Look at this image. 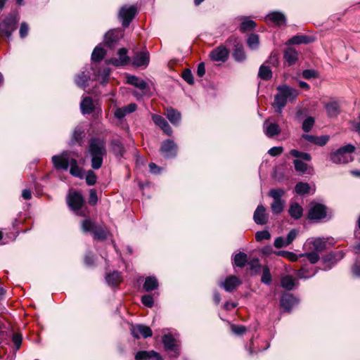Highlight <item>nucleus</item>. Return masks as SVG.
<instances>
[{
	"instance_id": "obj_4",
	"label": "nucleus",
	"mask_w": 360,
	"mask_h": 360,
	"mask_svg": "<svg viewBox=\"0 0 360 360\" xmlns=\"http://www.w3.org/2000/svg\"><path fill=\"white\" fill-rule=\"evenodd\" d=\"M285 194V191L282 188L271 189L269 195L273 198L274 201L271 204V210L274 214H281L284 209L285 201L282 199Z\"/></svg>"
},
{
	"instance_id": "obj_9",
	"label": "nucleus",
	"mask_w": 360,
	"mask_h": 360,
	"mask_svg": "<svg viewBox=\"0 0 360 360\" xmlns=\"http://www.w3.org/2000/svg\"><path fill=\"white\" fill-rule=\"evenodd\" d=\"M327 207L322 204L312 202L308 214L310 220H321L326 217Z\"/></svg>"
},
{
	"instance_id": "obj_64",
	"label": "nucleus",
	"mask_w": 360,
	"mask_h": 360,
	"mask_svg": "<svg viewBox=\"0 0 360 360\" xmlns=\"http://www.w3.org/2000/svg\"><path fill=\"white\" fill-rule=\"evenodd\" d=\"M22 335L19 333H14L13 335L12 340L14 345L16 347V349H19L22 344Z\"/></svg>"
},
{
	"instance_id": "obj_36",
	"label": "nucleus",
	"mask_w": 360,
	"mask_h": 360,
	"mask_svg": "<svg viewBox=\"0 0 360 360\" xmlns=\"http://www.w3.org/2000/svg\"><path fill=\"white\" fill-rule=\"evenodd\" d=\"M105 281L107 283L112 286H117L122 281L120 273L117 271H115L106 275Z\"/></svg>"
},
{
	"instance_id": "obj_3",
	"label": "nucleus",
	"mask_w": 360,
	"mask_h": 360,
	"mask_svg": "<svg viewBox=\"0 0 360 360\" xmlns=\"http://www.w3.org/2000/svg\"><path fill=\"white\" fill-rule=\"evenodd\" d=\"M355 150V146L347 144L330 153V160L334 164H346L352 162V154Z\"/></svg>"
},
{
	"instance_id": "obj_34",
	"label": "nucleus",
	"mask_w": 360,
	"mask_h": 360,
	"mask_svg": "<svg viewBox=\"0 0 360 360\" xmlns=\"http://www.w3.org/2000/svg\"><path fill=\"white\" fill-rule=\"evenodd\" d=\"M84 137V130L80 127H77L73 130L70 144V145L78 144L79 146H81L82 143V140H83Z\"/></svg>"
},
{
	"instance_id": "obj_55",
	"label": "nucleus",
	"mask_w": 360,
	"mask_h": 360,
	"mask_svg": "<svg viewBox=\"0 0 360 360\" xmlns=\"http://www.w3.org/2000/svg\"><path fill=\"white\" fill-rule=\"evenodd\" d=\"M267 65L277 67L279 65V59L276 53L272 52L268 59L264 63Z\"/></svg>"
},
{
	"instance_id": "obj_13",
	"label": "nucleus",
	"mask_w": 360,
	"mask_h": 360,
	"mask_svg": "<svg viewBox=\"0 0 360 360\" xmlns=\"http://www.w3.org/2000/svg\"><path fill=\"white\" fill-rule=\"evenodd\" d=\"M118 58H111L105 60L106 64L112 65L115 67L124 66L129 63V57L127 56V49H120L117 51Z\"/></svg>"
},
{
	"instance_id": "obj_57",
	"label": "nucleus",
	"mask_w": 360,
	"mask_h": 360,
	"mask_svg": "<svg viewBox=\"0 0 360 360\" xmlns=\"http://www.w3.org/2000/svg\"><path fill=\"white\" fill-rule=\"evenodd\" d=\"M97 176L93 170H88L86 175V183L89 186H93L96 184Z\"/></svg>"
},
{
	"instance_id": "obj_7",
	"label": "nucleus",
	"mask_w": 360,
	"mask_h": 360,
	"mask_svg": "<svg viewBox=\"0 0 360 360\" xmlns=\"http://www.w3.org/2000/svg\"><path fill=\"white\" fill-rule=\"evenodd\" d=\"M67 202L70 208L75 211L77 214L80 216L85 215L84 212L82 210L84 203V200L80 193L77 192L69 193L67 198Z\"/></svg>"
},
{
	"instance_id": "obj_28",
	"label": "nucleus",
	"mask_w": 360,
	"mask_h": 360,
	"mask_svg": "<svg viewBox=\"0 0 360 360\" xmlns=\"http://www.w3.org/2000/svg\"><path fill=\"white\" fill-rule=\"evenodd\" d=\"M127 82L140 90L150 89L151 88L146 81L133 75L127 77Z\"/></svg>"
},
{
	"instance_id": "obj_12",
	"label": "nucleus",
	"mask_w": 360,
	"mask_h": 360,
	"mask_svg": "<svg viewBox=\"0 0 360 360\" xmlns=\"http://www.w3.org/2000/svg\"><path fill=\"white\" fill-rule=\"evenodd\" d=\"M130 332L131 335L136 339H139L141 336L143 338H147L153 335L150 328L143 324H131Z\"/></svg>"
},
{
	"instance_id": "obj_56",
	"label": "nucleus",
	"mask_w": 360,
	"mask_h": 360,
	"mask_svg": "<svg viewBox=\"0 0 360 360\" xmlns=\"http://www.w3.org/2000/svg\"><path fill=\"white\" fill-rule=\"evenodd\" d=\"M293 165L295 169L298 172L304 173L307 169V165L301 160L295 159L293 161Z\"/></svg>"
},
{
	"instance_id": "obj_8",
	"label": "nucleus",
	"mask_w": 360,
	"mask_h": 360,
	"mask_svg": "<svg viewBox=\"0 0 360 360\" xmlns=\"http://www.w3.org/2000/svg\"><path fill=\"white\" fill-rule=\"evenodd\" d=\"M298 91H279L274 96V101L273 103V106L275 108V110L278 113H281L282 112L283 108L287 103V101L292 96H295L297 95Z\"/></svg>"
},
{
	"instance_id": "obj_46",
	"label": "nucleus",
	"mask_w": 360,
	"mask_h": 360,
	"mask_svg": "<svg viewBox=\"0 0 360 360\" xmlns=\"http://www.w3.org/2000/svg\"><path fill=\"white\" fill-rule=\"evenodd\" d=\"M243 21L240 25V30L245 32L253 30L256 27V23L252 20L247 19L245 17H242Z\"/></svg>"
},
{
	"instance_id": "obj_18",
	"label": "nucleus",
	"mask_w": 360,
	"mask_h": 360,
	"mask_svg": "<svg viewBox=\"0 0 360 360\" xmlns=\"http://www.w3.org/2000/svg\"><path fill=\"white\" fill-rule=\"evenodd\" d=\"M302 138L309 143H311L316 146L321 147L326 146L330 140L329 135H322L320 136H316L308 134H303L302 135Z\"/></svg>"
},
{
	"instance_id": "obj_61",
	"label": "nucleus",
	"mask_w": 360,
	"mask_h": 360,
	"mask_svg": "<svg viewBox=\"0 0 360 360\" xmlns=\"http://www.w3.org/2000/svg\"><path fill=\"white\" fill-rule=\"evenodd\" d=\"M283 152V148L282 146H274L268 150V154L272 157H276L280 155Z\"/></svg>"
},
{
	"instance_id": "obj_14",
	"label": "nucleus",
	"mask_w": 360,
	"mask_h": 360,
	"mask_svg": "<svg viewBox=\"0 0 360 360\" xmlns=\"http://www.w3.org/2000/svg\"><path fill=\"white\" fill-rule=\"evenodd\" d=\"M162 343L167 351L172 352V357H177L180 354L179 348L176 344V340L170 334H167L162 337Z\"/></svg>"
},
{
	"instance_id": "obj_23",
	"label": "nucleus",
	"mask_w": 360,
	"mask_h": 360,
	"mask_svg": "<svg viewBox=\"0 0 360 360\" xmlns=\"http://www.w3.org/2000/svg\"><path fill=\"white\" fill-rule=\"evenodd\" d=\"M253 219L257 224L264 225L267 223L268 214L266 208L262 205L257 206L254 212Z\"/></svg>"
},
{
	"instance_id": "obj_5",
	"label": "nucleus",
	"mask_w": 360,
	"mask_h": 360,
	"mask_svg": "<svg viewBox=\"0 0 360 360\" xmlns=\"http://www.w3.org/2000/svg\"><path fill=\"white\" fill-rule=\"evenodd\" d=\"M19 19L17 13H9L0 24L1 32L8 38H10L17 28Z\"/></svg>"
},
{
	"instance_id": "obj_62",
	"label": "nucleus",
	"mask_w": 360,
	"mask_h": 360,
	"mask_svg": "<svg viewBox=\"0 0 360 360\" xmlns=\"http://www.w3.org/2000/svg\"><path fill=\"white\" fill-rule=\"evenodd\" d=\"M232 332L238 335H241L246 332V328L243 326L231 325Z\"/></svg>"
},
{
	"instance_id": "obj_52",
	"label": "nucleus",
	"mask_w": 360,
	"mask_h": 360,
	"mask_svg": "<svg viewBox=\"0 0 360 360\" xmlns=\"http://www.w3.org/2000/svg\"><path fill=\"white\" fill-rule=\"evenodd\" d=\"M315 123V120L313 117H307L302 122V129L306 133L309 132Z\"/></svg>"
},
{
	"instance_id": "obj_60",
	"label": "nucleus",
	"mask_w": 360,
	"mask_h": 360,
	"mask_svg": "<svg viewBox=\"0 0 360 360\" xmlns=\"http://www.w3.org/2000/svg\"><path fill=\"white\" fill-rule=\"evenodd\" d=\"M182 78L188 84H193V76L189 69H186L182 72Z\"/></svg>"
},
{
	"instance_id": "obj_51",
	"label": "nucleus",
	"mask_w": 360,
	"mask_h": 360,
	"mask_svg": "<svg viewBox=\"0 0 360 360\" xmlns=\"http://www.w3.org/2000/svg\"><path fill=\"white\" fill-rule=\"evenodd\" d=\"M272 281L270 269L268 266H264L262 267V275L261 281L265 285H269Z\"/></svg>"
},
{
	"instance_id": "obj_1",
	"label": "nucleus",
	"mask_w": 360,
	"mask_h": 360,
	"mask_svg": "<svg viewBox=\"0 0 360 360\" xmlns=\"http://www.w3.org/2000/svg\"><path fill=\"white\" fill-rule=\"evenodd\" d=\"M107 155L106 140L101 137H91L89 140L86 156L90 159L91 167L93 169H99Z\"/></svg>"
},
{
	"instance_id": "obj_53",
	"label": "nucleus",
	"mask_w": 360,
	"mask_h": 360,
	"mask_svg": "<svg viewBox=\"0 0 360 360\" xmlns=\"http://www.w3.org/2000/svg\"><path fill=\"white\" fill-rule=\"evenodd\" d=\"M310 251H311L310 252L300 254V257H306L307 258V259L310 262V263L312 264L317 263L320 259V257H319L318 252L313 251V250H310Z\"/></svg>"
},
{
	"instance_id": "obj_21",
	"label": "nucleus",
	"mask_w": 360,
	"mask_h": 360,
	"mask_svg": "<svg viewBox=\"0 0 360 360\" xmlns=\"http://www.w3.org/2000/svg\"><path fill=\"white\" fill-rule=\"evenodd\" d=\"M266 21L276 25H283L285 24L286 18L285 15L279 11H273L266 16Z\"/></svg>"
},
{
	"instance_id": "obj_49",
	"label": "nucleus",
	"mask_w": 360,
	"mask_h": 360,
	"mask_svg": "<svg viewBox=\"0 0 360 360\" xmlns=\"http://www.w3.org/2000/svg\"><path fill=\"white\" fill-rule=\"evenodd\" d=\"M248 265L249 266L251 274L256 275L259 273L261 265L259 260L257 258H253L251 259L249 262H248Z\"/></svg>"
},
{
	"instance_id": "obj_27",
	"label": "nucleus",
	"mask_w": 360,
	"mask_h": 360,
	"mask_svg": "<svg viewBox=\"0 0 360 360\" xmlns=\"http://www.w3.org/2000/svg\"><path fill=\"white\" fill-rule=\"evenodd\" d=\"M137 105L135 103H130L122 108H117L114 112V116L119 120L124 118L127 115L136 111Z\"/></svg>"
},
{
	"instance_id": "obj_47",
	"label": "nucleus",
	"mask_w": 360,
	"mask_h": 360,
	"mask_svg": "<svg viewBox=\"0 0 360 360\" xmlns=\"http://www.w3.org/2000/svg\"><path fill=\"white\" fill-rule=\"evenodd\" d=\"M247 44L252 50L257 49L259 46V35L257 34H251L247 39Z\"/></svg>"
},
{
	"instance_id": "obj_30",
	"label": "nucleus",
	"mask_w": 360,
	"mask_h": 360,
	"mask_svg": "<svg viewBox=\"0 0 360 360\" xmlns=\"http://www.w3.org/2000/svg\"><path fill=\"white\" fill-rule=\"evenodd\" d=\"M165 115L169 121L174 126H179L181 120V114L177 110L172 108H167L166 109Z\"/></svg>"
},
{
	"instance_id": "obj_24",
	"label": "nucleus",
	"mask_w": 360,
	"mask_h": 360,
	"mask_svg": "<svg viewBox=\"0 0 360 360\" xmlns=\"http://www.w3.org/2000/svg\"><path fill=\"white\" fill-rule=\"evenodd\" d=\"M150 60L148 51L137 52L133 57L132 64L136 67H146Z\"/></svg>"
},
{
	"instance_id": "obj_59",
	"label": "nucleus",
	"mask_w": 360,
	"mask_h": 360,
	"mask_svg": "<svg viewBox=\"0 0 360 360\" xmlns=\"http://www.w3.org/2000/svg\"><path fill=\"white\" fill-rule=\"evenodd\" d=\"M141 302L147 307H152L154 304V300L152 295H144L141 297Z\"/></svg>"
},
{
	"instance_id": "obj_10",
	"label": "nucleus",
	"mask_w": 360,
	"mask_h": 360,
	"mask_svg": "<svg viewBox=\"0 0 360 360\" xmlns=\"http://www.w3.org/2000/svg\"><path fill=\"white\" fill-rule=\"evenodd\" d=\"M345 256V252L342 250L331 252L325 255L323 257V262L324 263V269L329 270L339 261H340Z\"/></svg>"
},
{
	"instance_id": "obj_19",
	"label": "nucleus",
	"mask_w": 360,
	"mask_h": 360,
	"mask_svg": "<svg viewBox=\"0 0 360 360\" xmlns=\"http://www.w3.org/2000/svg\"><path fill=\"white\" fill-rule=\"evenodd\" d=\"M298 303V300L292 294L285 293L281 298V306L286 311H290L292 308Z\"/></svg>"
},
{
	"instance_id": "obj_29",
	"label": "nucleus",
	"mask_w": 360,
	"mask_h": 360,
	"mask_svg": "<svg viewBox=\"0 0 360 360\" xmlns=\"http://www.w3.org/2000/svg\"><path fill=\"white\" fill-rule=\"evenodd\" d=\"M151 359L163 360L159 353L153 350L139 351L135 355L136 360H151Z\"/></svg>"
},
{
	"instance_id": "obj_17",
	"label": "nucleus",
	"mask_w": 360,
	"mask_h": 360,
	"mask_svg": "<svg viewBox=\"0 0 360 360\" xmlns=\"http://www.w3.org/2000/svg\"><path fill=\"white\" fill-rule=\"evenodd\" d=\"M210 57L214 62H224L229 57V51L224 46L214 49L210 53Z\"/></svg>"
},
{
	"instance_id": "obj_25",
	"label": "nucleus",
	"mask_w": 360,
	"mask_h": 360,
	"mask_svg": "<svg viewBox=\"0 0 360 360\" xmlns=\"http://www.w3.org/2000/svg\"><path fill=\"white\" fill-rule=\"evenodd\" d=\"M152 120L153 122L160 127L165 134L171 136L172 134V129L167 121L162 116L159 115H153Z\"/></svg>"
},
{
	"instance_id": "obj_50",
	"label": "nucleus",
	"mask_w": 360,
	"mask_h": 360,
	"mask_svg": "<svg viewBox=\"0 0 360 360\" xmlns=\"http://www.w3.org/2000/svg\"><path fill=\"white\" fill-rule=\"evenodd\" d=\"M295 191L298 195L307 194L310 191V186L307 183L299 182L295 185Z\"/></svg>"
},
{
	"instance_id": "obj_63",
	"label": "nucleus",
	"mask_w": 360,
	"mask_h": 360,
	"mask_svg": "<svg viewBox=\"0 0 360 360\" xmlns=\"http://www.w3.org/2000/svg\"><path fill=\"white\" fill-rule=\"evenodd\" d=\"M29 32V26L28 25L23 22L21 23L19 30V34L21 38H25L27 36Z\"/></svg>"
},
{
	"instance_id": "obj_20",
	"label": "nucleus",
	"mask_w": 360,
	"mask_h": 360,
	"mask_svg": "<svg viewBox=\"0 0 360 360\" xmlns=\"http://www.w3.org/2000/svg\"><path fill=\"white\" fill-rule=\"evenodd\" d=\"M241 283L240 279L236 276H230L224 281H221L219 285L223 288L227 292H232L237 286Z\"/></svg>"
},
{
	"instance_id": "obj_44",
	"label": "nucleus",
	"mask_w": 360,
	"mask_h": 360,
	"mask_svg": "<svg viewBox=\"0 0 360 360\" xmlns=\"http://www.w3.org/2000/svg\"><path fill=\"white\" fill-rule=\"evenodd\" d=\"M258 75L261 79L264 80L271 79L272 77V72L270 66L263 63L259 69Z\"/></svg>"
},
{
	"instance_id": "obj_41",
	"label": "nucleus",
	"mask_w": 360,
	"mask_h": 360,
	"mask_svg": "<svg viewBox=\"0 0 360 360\" xmlns=\"http://www.w3.org/2000/svg\"><path fill=\"white\" fill-rule=\"evenodd\" d=\"M117 32L115 30L108 31L104 37V43L108 46H112L118 40Z\"/></svg>"
},
{
	"instance_id": "obj_35",
	"label": "nucleus",
	"mask_w": 360,
	"mask_h": 360,
	"mask_svg": "<svg viewBox=\"0 0 360 360\" xmlns=\"http://www.w3.org/2000/svg\"><path fill=\"white\" fill-rule=\"evenodd\" d=\"M94 103L90 97L83 98L80 103V108L82 114L91 113L94 111Z\"/></svg>"
},
{
	"instance_id": "obj_40",
	"label": "nucleus",
	"mask_w": 360,
	"mask_h": 360,
	"mask_svg": "<svg viewBox=\"0 0 360 360\" xmlns=\"http://www.w3.org/2000/svg\"><path fill=\"white\" fill-rule=\"evenodd\" d=\"M326 109L328 116L335 117L340 112V105L338 101H333L326 105Z\"/></svg>"
},
{
	"instance_id": "obj_31",
	"label": "nucleus",
	"mask_w": 360,
	"mask_h": 360,
	"mask_svg": "<svg viewBox=\"0 0 360 360\" xmlns=\"http://www.w3.org/2000/svg\"><path fill=\"white\" fill-rule=\"evenodd\" d=\"M316 274L311 266L304 264L300 269L296 272V275L300 279H307L313 277Z\"/></svg>"
},
{
	"instance_id": "obj_38",
	"label": "nucleus",
	"mask_w": 360,
	"mask_h": 360,
	"mask_svg": "<svg viewBox=\"0 0 360 360\" xmlns=\"http://www.w3.org/2000/svg\"><path fill=\"white\" fill-rule=\"evenodd\" d=\"M159 283L155 276H148L146 278L143 288L146 292H150L158 288Z\"/></svg>"
},
{
	"instance_id": "obj_33",
	"label": "nucleus",
	"mask_w": 360,
	"mask_h": 360,
	"mask_svg": "<svg viewBox=\"0 0 360 360\" xmlns=\"http://www.w3.org/2000/svg\"><path fill=\"white\" fill-rule=\"evenodd\" d=\"M283 58L288 65H292L298 59V53L295 49L288 47L284 50Z\"/></svg>"
},
{
	"instance_id": "obj_48",
	"label": "nucleus",
	"mask_w": 360,
	"mask_h": 360,
	"mask_svg": "<svg viewBox=\"0 0 360 360\" xmlns=\"http://www.w3.org/2000/svg\"><path fill=\"white\" fill-rule=\"evenodd\" d=\"M289 154L294 158H300L307 162L311 160V156L309 153L305 152H301L296 149H292L290 150Z\"/></svg>"
},
{
	"instance_id": "obj_2",
	"label": "nucleus",
	"mask_w": 360,
	"mask_h": 360,
	"mask_svg": "<svg viewBox=\"0 0 360 360\" xmlns=\"http://www.w3.org/2000/svg\"><path fill=\"white\" fill-rule=\"evenodd\" d=\"M52 162L56 169L67 170L70 167V173L73 176L82 178V169L78 166L75 159L70 158L69 152H63L60 155H53Z\"/></svg>"
},
{
	"instance_id": "obj_22",
	"label": "nucleus",
	"mask_w": 360,
	"mask_h": 360,
	"mask_svg": "<svg viewBox=\"0 0 360 360\" xmlns=\"http://www.w3.org/2000/svg\"><path fill=\"white\" fill-rule=\"evenodd\" d=\"M263 130L265 135L269 138H273L281 133V128L275 122L266 120L263 124Z\"/></svg>"
},
{
	"instance_id": "obj_45",
	"label": "nucleus",
	"mask_w": 360,
	"mask_h": 360,
	"mask_svg": "<svg viewBox=\"0 0 360 360\" xmlns=\"http://www.w3.org/2000/svg\"><path fill=\"white\" fill-rule=\"evenodd\" d=\"M105 55V51L101 46H97L92 52L91 60L93 62H99L102 60Z\"/></svg>"
},
{
	"instance_id": "obj_32",
	"label": "nucleus",
	"mask_w": 360,
	"mask_h": 360,
	"mask_svg": "<svg viewBox=\"0 0 360 360\" xmlns=\"http://www.w3.org/2000/svg\"><path fill=\"white\" fill-rule=\"evenodd\" d=\"M90 79L91 76L89 72L86 68L85 71H82L76 75L75 82L79 88L84 89L87 86Z\"/></svg>"
},
{
	"instance_id": "obj_54",
	"label": "nucleus",
	"mask_w": 360,
	"mask_h": 360,
	"mask_svg": "<svg viewBox=\"0 0 360 360\" xmlns=\"http://www.w3.org/2000/svg\"><path fill=\"white\" fill-rule=\"evenodd\" d=\"M233 56L236 61L241 62L245 60L246 55L242 46L236 48L233 51Z\"/></svg>"
},
{
	"instance_id": "obj_26",
	"label": "nucleus",
	"mask_w": 360,
	"mask_h": 360,
	"mask_svg": "<svg viewBox=\"0 0 360 360\" xmlns=\"http://www.w3.org/2000/svg\"><path fill=\"white\" fill-rule=\"evenodd\" d=\"M110 148L117 158H122L126 152L122 142L119 139H112L110 141Z\"/></svg>"
},
{
	"instance_id": "obj_11",
	"label": "nucleus",
	"mask_w": 360,
	"mask_h": 360,
	"mask_svg": "<svg viewBox=\"0 0 360 360\" xmlns=\"http://www.w3.org/2000/svg\"><path fill=\"white\" fill-rule=\"evenodd\" d=\"M136 8L134 6L129 7L123 6L120 8L119 12L120 19L122 20V25L124 27H127L134 16L136 14Z\"/></svg>"
},
{
	"instance_id": "obj_16",
	"label": "nucleus",
	"mask_w": 360,
	"mask_h": 360,
	"mask_svg": "<svg viewBox=\"0 0 360 360\" xmlns=\"http://www.w3.org/2000/svg\"><path fill=\"white\" fill-rule=\"evenodd\" d=\"M327 239L324 238H312L304 244V248L309 250L316 252L323 251L326 248Z\"/></svg>"
},
{
	"instance_id": "obj_15",
	"label": "nucleus",
	"mask_w": 360,
	"mask_h": 360,
	"mask_svg": "<svg viewBox=\"0 0 360 360\" xmlns=\"http://www.w3.org/2000/svg\"><path fill=\"white\" fill-rule=\"evenodd\" d=\"M160 152L165 158H173L177 153V146L171 139L164 141L160 147Z\"/></svg>"
},
{
	"instance_id": "obj_43",
	"label": "nucleus",
	"mask_w": 360,
	"mask_h": 360,
	"mask_svg": "<svg viewBox=\"0 0 360 360\" xmlns=\"http://www.w3.org/2000/svg\"><path fill=\"white\" fill-rule=\"evenodd\" d=\"M312 41L311 37L307 35L294 36L288 40L289 44H309Z\"/></svg>"
},
{
	"instance_id": "obj_37",
	"label": "nucleus",
	"mask_w": 360,
	"mask_h": 360,
	"mask_svg": "<svg viewBox=\"0 0 360 360\" xmlns=\"http://www.w3.org/2000/svg\"><path fill=\"white\" fill-rule=\"evenodd\" d=\"M288 213L294 219H299L302 217L303 209L297 202H292L290 205Z\"/></svg>"
},
{
	"instance_id": "obj_6",
	"label": "nucleus",
	"mask_w": 360,
	"mask_h": 360,
	"mask_svg": "<svg viewBox=\"0 0 360 360\" xmlns=\"http://www.w3.org/2000/svg\"><path fill=\"white\" fill-rule=\"evenodd\" d=\"M82 229L84 233L91 231L94 239L104 240L107 238L105 229L101 226H96L89 219H84L82 222Z\"/></svg>"
},
{
	"instance_id": "obj_58",
	"label": "nucleus",
	"mask_w": 360,
	"mask_h": 360,
	"mask_svg": "<svg viewBox=\"0 0 360 360\" xmlns=\"http://www.w3.org/2000/svg\"><path fill=\"white\" fill-rule=\"evenodd\" d=\"M270 238H271V234L266 230L257 231L255 234V238H256L257 241H262L263 240H269V239H270Z\"/></svg>"
},
{
	"instance_id": "obj_39",
	"label": "nucleus",
	"mask_w": 360,
	"mask_h": 360,
	"mask_svg": "<svg viewBox=\"0 0 360 360\" xmlns=\"http://www.w3.org/2000/svg\"><path fill=\"white\" fill-rule=\"evenodd\" d=\"M281 285L287 290H292L295 286V280L292 276L285 275L281 279Z\"/></svg>"
},
{
	"instance_id": "obj_42",
	"label": "nucleus",
	"mask_w": 360,
	"mask_h": 360,
	"mask_svg": "<svg viewBox=\"0 0 360 360\" xmlns=\"http://www.w3.org/2000/svg\"><path fill=\"white\" fill-rule=\"evenodd\" d=\"M233 265L243 268L248 263V257L245 253L240 252L233 256Z\"/></svg>"
}]
</instances>
